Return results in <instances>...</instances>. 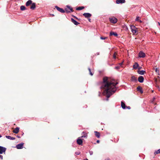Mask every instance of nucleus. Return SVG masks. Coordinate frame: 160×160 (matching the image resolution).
Segmentation results:
<instances>
[{"label":"nucleus","instance_id":"obj_1","mask_svg":"<svg viewBox=\"0 0 160 160\" xmlns=\"http://www.w3.org/2000/svg\"><path fill=\"white\" fill-rule=\"evenodd\" d=\"M118 83L115 80H110L107 77L103 78V83L101 88L104 90V93L106 94L107 100L116 91L117 88L116 86Z\"/></svg>","mask_w":160,"mask_h":160},{"label":"nucleus","instance_id":"obj_2","mask_svg":"<svg viewBox=\"0 0 160 160\" xmlns=\"http://www.w3.org/2000/svg\"><path fill=\"white\" fill-rule=\"evenodd\" d=\"M130 28L131 32L133 34H135L137 32V28L134 25H131Z\"/></svg>","mask_w":160,"mask_h":160},{"label":"nucleus","instance_id":"obj_3","mask_svg":"<svg viewBox=\"0 0 160 160\" xmlns=\"http://www.w3.org/2000/svg\"><path fill=\"white\" fill-rule=\"evenodd\" d=\"M67 8L65 9V12L67 13H70L73 12V10L72 8L70 7L67 5Z\"/></svg>","mask_w":160,"mask_h":160},{"label":"nucleus","instance_id":"obj_4","mask_svg":"<svg viewBox=\"0 0 160 160\" xmlns=\"http://www.w3.org/2000/svg\"><path fill=\"white\" fill-rule=\"evenodd\" d=\"M109 20L112 23H116L117 21V19L115 17H112V18H109Z\"/></svg>","mask_w":160,"mask_h":160},{"label":"nucleus","instance_id":"obj_5","mask_svg":"<svg viewBox=\"0 0 160 160\" xmlns=\"http://www.w3.org/2000/svg\"><path fill=\"white\" fill-rule=\"evenodd\" d=\"M6 148L2 146H0V154L5 152Z\"/></svg>","mask_w":160,"mask_h":160},{"label":"nucleus","instance_id":"obj_6","mask_svg":"<svg viewBox=\"0 0 160 160\" xmlns=\"http://www.w3.org/2000/svg\"><path fill=\"white\" fill-rule=\"evenodd\" d=\"M24 143H21L18 144L16 146V148L18 149H21L23 148Z\"/></svg>","mask_w":160,"mask_h":160},{"label":"nucleus","instance_id":"obj_7","mask_svg":"<svg viewBox=\"0 0 160 160\" xmlns=\"http://www.w3.org/2000/svg\"><path fill=\"white\" fill-rule=\"evenodd\" d=\"M55 8L57 9V10L60 12L61 13H64L65 12V11L62 8H60L58 6H55Z\"/></svg>","mask_w":160,"mask_h":160},{"label":"nucleus","instance_id":"obj_8","mask_svg":"<svg viewBox=\"0 0 160 160\" xmlns=\"http://www.w3.org/2000/svg\"><path fill=\"white\" fill-rule=\"evenodd\" d=\"M83 15L86 18H90L92 16V15L89 13H84L83 14Z\"/></svg>","mask_w":160,"mask_h":160},{"label":"nucleus","instance_id":"obj_9","mask_svg":"<svg viewBox=\"0 0 160 160\" xmlns=\"http://www.w3.org/2000/svg\"><path fill=\"white\" fill-rule=\"evenodd\" d=\"M139 56L140 58H144L145 56V54L142 52L140 51L139 53Z\"/></svg>","mask_w":160,"mask_h":160},{"label":"nucleus","instance_id":"obj_10","mask_svg":"<svg viewBox=\"0 0 160 160\" xmlns=\"http://www.w3.org/2000/svg\"><path fill=\"white\" fill-rule=\"evenodd\" d=\"M144 78L142 76H140L138 78V81L141 83L142 82L144 81Z\"/></svg>","mask_w":160,"mask_h":160},{"label":"nucleus","instance_id":"obj_11","mask_svg":"<svg viewBox=\"0 0 160 160\" xmlns=\"http://www.w3.org/2000/svg\"><path fill=\"white\" fill-rule=\"evenodd\" d=\"M125 2V0H117L116 1L117 4L123 3Z\"/></svg>","mask_w":160,"mask_h":160},{"label":"nucleus","instance_id":"obj_12","mask_svg":"<svg viewBox=\"0 0 160 160\" xmlns=\"http://www.w3.org/2000/svg\"><path fill=\"white\" fill-rule=\"evenodd\" d=\"M121 106L123 109H126L125 104L123 101H121Z\"/></svg>","mask_w":160,"mask_h":160},{"label":"nucleus","instance_id":"obj_13","mask_svg":"<svg viewBox=\"0 0 160 160\" xmlns=\"http://www.w3.org/2000/svg\"><path fill=\"white\" fill-rule=\"evenodd\" d=\"M77 143L79 145H82V141L81 139H80L79 138L77 140Z\"/></svg>","mask_w":160,"mask_h":160},{"label":"nucleus","instance_id":"obj_14","mask_svg":"<svg viewBox=\"0 0 160 160\" xmlns=\"http://www.w3.org/2000/svg\"><path fill=\"white\" fill-rule=\"evenodd\" d=\"M36 8V4L35 3H32L31 6L30 7V9L32 10Z\"/></svg>","mask_w":160,"mask_h":160},{"label":"nucleus","instance_id":"obj_15","mask_svg":"<svg viewBox=\"0 0 160 160\" xmlns=\"http://www.w3.org/2000/svg\"><path fill=\"white\" fill-rule=\"evenodd\" d=\"M72 22L75 25H78L79 23L78 22L76 21L74 19L72 18L71 19Z\"/></svg>","mask_w":160,"mask_h":160},{"label":"nucleus","instance_id":"obj_16","mask_svg":"<svg viewBox=\"0 0 160 160\" xmlns=\"http://www.w3.org/2000/svg\"><path fill=\"white\" fill-rule=\"evenodd\" d=\"M19 128L18 127H17L13 130V132L15 133H18L19 132Z\"/></svg>","mask_w":160,"mask_h":160},{"label":"nucleus","instance_id":"obj_17","mask_svg":"<svg viewBox=\"0 0 160 160\" xmlns=\"http://www.w3.org/2000/svg\"><path fill=\"white\" fill-rule=\"evenodd\" d=\"M32 3V1L31 0H28L26 3V5L28 6Z\"/></svg>","mask_w":160,"mask_h":160},{"label":"nucleus","instance_id":"obj_18","mask_svg":"<svg viewBox=\"0 0 160 160\" xmlns=\"http://www.w3.org/2000/svg\"><path fill=\"white\" fill-rule=\"evenodd\" d=\"M6 138L11 140H14L15 139V138L9 136H6Z\"/></svg>","mask_w":160,"mask_h":160},{"label":"nucleus","instance_id":"obj_19","mask_svg":"<svg viewBox=\"0 0 160 160\" xmlns=\"http://www.w3.org/2000/svg\"><path fill=\"white\" fill-rule=\"evenodd\" d=\"M95 135L98 138H99L100 137V134L99 132L97 131H95Z\"/></svg>","mask_w":160,"mask_h":160},{"label":"nucleus","instance_id":"obj_20","mask_svg":"<svg viewBox=\"0 0 160 160\" xmlns=\"http://www.w3.org/2000/svg\"><path fill=\"white\" fill-rule=\"evenodd\" d=\"M82 134H83V135H82V136L81 137V138H87V134L86 132H83L82 133Z\"/></svg>","mask_w":160,"mask_h":160},{"label":"nucleus","instance_id":"obj_21","mask_svg":"<svg viewBox=\"0 0 160 160\" xmlns=\"http://www.w3.org/2000/svg\"><path fill=\"white\" fill-rule=\"evenodd\" d=\"M145 72V71L144 70H141L138 71V73L140 75H143Z\"/></svg>","mask_w":160,"mask_h":160},{"label":"nucleus","instance_id":"obj_22","mask_svg":"<svg viewBox=\"0 0 160 160\" xmlns=\"http://www.w3.org/2000/svg\"><path fill=\"white\" fill-rule=\"evenodd\" d=\"M110 36L114 35L116 36H117L118 35V34L116 32H111L110 33Z\"/></svg>","mask_w":160,"mask_h":160},{"label":"nucleus","instance_id":"obj_23","mask_svg":"<svg viewBox=\"0 0 160 160\" xmlns=\"http://www.w3.org/2000/svg\"><path fill=\"white\" fill-rule=\"evenodd\" d=\"M137 90L140 91L141 93H143V91L142 90V88L140 86H138L137 88Z\"/></svg>","mask_w":160,"mask_h":160},{"label":"nucleus","instance_id":"obj_24","mask_svg":"<svg viewBox=\"0 0 160 160\" xmlns=\"http://www.w3.org/2000/svg\"><path fill=\"white\" fill-rule=\"evenodd\" d=\"M131 80L132 81H134V82H136V81H137V78L134 76H133L132 77Z\"/></svg>","mask_w":160,"mask_h":160},{"label":"nucleus","instance_id":"obj_25","mask_svg":"<svg viewBox=\"0 0 160 160\" xmlns=\"http://www.w3.org/2000/svg\"><path fill=\"white\" fill-rule=\"evenodd\" d=\"M138 63L136 62L135 64L133 65V68L134 69H137L138 68Z\"/></svg>","mask_w":160,"mask_h":160},{"label":"nucleus","instance_id":"obj_26","mask_svg":"<svg viewBox=\"0 0 160 160\" xmlns=\"http://www.w3.org/2000/svg\"><path fill=\"white\" fill-rule=\"evenodd\" d=\"M84 8V7H79L76 8V10H81L83 9Z\"/></svg>","mask_w":160,"mask_h":160},{"label":"nucleus","instance_id":"obj_27","mask_svg":"<svg viewBox=\"0 0 160 160\" xmlns=\"http://www.w3.org/2000/svg\"><path fill=\"white\" fill-rule=\"evenodd\" d=\"M20 9L22 11H23L26 9V8L24 6H21L20 7Z\"/></svg>","mask_w":160,"mask_h":160},{"label":"nucleus","instance_id":"obj_28","mask_svg":"<svg viewBox=\"0 0 160 160\" xmlns=\"http://www.w3.org/2000/svg\"><path fill=\"white\" fill-rule=\"evenodd\" d=\"M140 17H137L135 19V21H138L140 22H141L142 21L141 20H139Z\"/></svg>","mask_w":160,"mask_h":160},{"label":"nucleus","instance_id":"obj_29","mask_svg":"<svg viewBox=\"0 0 160 160\" xmlns=\"http://www.w3.org/2000/svg\"><path fill=\"white\" fill-rule=\"evenodd\" d=\"M88 69L89 71L90 74V75H91V76H92L93 73L92 72H91L90 68H88Z\"/></svg>","mask_w":160,"mask_h":160},{"label":"nucleus","instance_id":"obj_30","mask_svg":"<svg viewBox=\"0 0 160 160\" xmlns=\"http://www.w3.org/2000/svg\"><path fill=\"white\" fill-rule=\"evenodd\" d=\"M160 153V149H158L157 151H155L154 152V154H158V153Z\"/></svg>","mask_w":160,"mask_h":160},{"label":"nucleus","instance_id":"obj_31","mask_svg":"<svg viewBox=\"0 0 160 160\" xmlns=\"http://www.w3.org/2000/svg\"><path fill=\"white\" fill-rule=\"evenodd\" d=\"M107 38V37H100V39H102V40H104V39H106Z\"/></svg>","mask_w":160,"mask_h":160},{"label":"nucleus","instance_id":"obj_32","mask_svg":"<svg viewBox=\"0 0 160 160\" xmlns=\"http://www.w3.org/2000/svg\"><path fill=\"white\" fill-rule=\"evenodd\" d=\"M154 70H155V71L157 73H159V71L158 70V68H155Z\"/></svg>","mask_w":160,"mask_h":160},{"label":"nucleus","instance_id":"obj_33","mask_svg":"<svg viewBox=\"0 0 160 160\" xmlns=\"http://www.w3.org/2000/svg\"><path fill=\"white\" fill-rule=\"evenodd\" d=\"M89 153L90 155H92L93 154V152L92 151H89Z\"/></svg>","mask_w":160,"mask_h":160},{"label":"nucleus","instance_id":"obj_34","mask_svg":"<svg viewBox=\"0 0 160 160\" xmlns=\"http://www.w3.org/2000/svg\"><path fill=\"white\" fill-rule=\"evenodd\" d=\"M75 153L77 155H79L80 154V152H75Z\"/></svg>","mask_w":160,"mask_h":160},{"label":"nucleus","instance_id":"obj_35","mask_svg":"<svg viewBox=\"0 0 160 160\" xmlns=\"http://www.w3.org/2000/svg\"><path fill=\"white\" fill-rule=\"evenodd\" d=\"M115 68L116 69H118L120 68V67L119 66H116L115 67Z\"/></svg>","mask_w":160,"mask_h":160},{"label":"nucleus","instance_id":"obj_36","mask_svg":"<svg viewBox=\"0 0 160 160\" xmlns=\"http://www.w3.org/2000/svg\"><path fill=\"white\" fill-rule=\"evenodd\" d=\"M113 58L114 59H116V56L115 55V53L113 55Z\"/></svg>","mask_w":160,"mask_h":160},{"label":"nucleus","instance_id":"obj_37","mask_svg":"<svg viewBox=\"0 0 160 160\" xmlns=\"http://www.w3.org/2000/svg\"><path fill=\"white\" fill-rule=\"evenodd\" d=\"M126 107V108H127L128 109H129L131 108L130 107V106H128V107Z\"/></svg>","mask_w":160,"mask_h":160},{"label":"nucleus","instance_id":"obj_38","mask_svg":"<svg viewBox=\"0 0 160 160\" xmlns=\"http://www.w3.org/2000/svg\"><path fill=\"white\" fill-rule=\"evenodd\" d=\"M0 158H1V159H3V156L1 155H0Z\"/></svg>","mask_w":160,"mask_h":160},{"label":"nucleus","instance_id":"obj_39","mask_svg":"<svg viewBox=\"0 0 160 160\" xmlns=\"http://www.w3.org/2000/svg\"><path fill=\"white\" fill-rule=\"evenodd\" d=\"M88 20L90 22H91V19H90V18H88Z\"/></svg>","mask_w":160,"mask_h":160},{"label":"nucleus","instance_id":"obj_40","mask_svg":"<svg viewBox=\"0 0 160 160\" xmlns=\"http://www.w3.org/2000/svg\"><path fill=\"white\" fill-rule=\"evenodd\" d=\"M99 140H97V142L98 143H99Z\"/></svg>","mask_w":160,"mask_h":160},{"label":"nucleus","instance_id":"obj_41","mask_svg":"<svg viewBox=\"0 0 160 160\" xmlns=\"http://www.w3.org/2000/svg\"><path fill=\"white\" fill-rule=\"evenodd\" d=\"M17 137L18 138H20V136H18V135H17Z\"/></svg>","mask_w":160,"mask_h":160},{"label":"nucleus","instance_id":"obj_42","mask_svg":"<svg viewBox=\"0 0 160 160\" xmlns=\"http://www.w3.org/2000/svg\"><path fill=\"white\" fill-rule=\"evenodd\" d=\"M122 63H123V62L120 63L119 64L120 65V66H121L122 65Z\"/></svg>","mask_w":160,"mask_h":160},{"label":"nucleus","instance_id":"obj_43","mask_svg":"<svg viewBox=\"0 0 160 160\" xmlns=\"http://www.w3.org/2000/svg\"><path fill=\"white\" fill-rule=\"evenodd\" d=\"M142 67H139L138 68V69H141V68Z\"/></svg>","mask_w":160,"mask_h":160},{"label":"nucleus","instance_id":"obj_44","mask_svg":"<svg viewBox=\"0 0 160 160\" xmlns=\"http://www.w3.org/2000/svg\"><path fill=\"white\" fill-rule=\"evenodd\" d=\"M2 137V136L0 134V138Z\"/></svg>","mask_w":160,"mask_h":160},{"label":"nucleus","instance_id":"obj_45","mask_svg":"<svg viewBox=\"0 0 160 160\" xmlns=\"http://www.w3.org/2000/svg\"><path fill=\"white\" fill-rule=\"evenodd\" d=\"M97 55H99V52H98L97 53Z\"/></svg>","mask_w":160,"mask_h":160},{"label":"nucleus","instance_id":"obj_46","mask_svg":"<svg viewBox=\"0 0 160 160\" xmlns=\"http://www.w3.org/2000/svg\"><path fill=\"white\" fill-rule=\"evenodd\" d=\"M158 24H159L160 25V23L159 22H158Z\"/></svg>","mask_w":160,"mask_h":160},{"label":"nucleus","instance_id":"obj_47","mask_svg":"<svg viewBox=\"0 0 160 160\" xmlns=\"http://www.w3.org/2000/svg\"><path fill=\"white\" fill-rule=\"evenodd\" d=\"M52 16H54V15H53V14H52Z\"/></svg>","mask_w":160,"mask_h":160}]
</instances>
